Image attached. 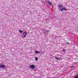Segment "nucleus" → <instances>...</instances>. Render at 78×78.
<instances>
[{
	"mask_svg": "<svg viewBox=\"0 0 78 78\" xmlns=\"http://www.w3.org/2000/svg\"><path fill=\"white\" fill-rule=\"evenodd\" d=\"M30 67L31 69H34L35 68V66L33 65H30Z\"/></svg>",
	"mask_w": 78,
	"mask_h": 78,
	"instance_id": "2",
	"label": "nucleus"
},
{
	"mask_svg": "<svg viewBox=\"0 0 78 78\" xmlns=\"http://www.w3.org/2000/svg\"><path fill=\"white\" fill-rule=\"evenodd\" d=\"M55 58L56 59H58L59 60H60V59H61V58H58L57 57H55Z\"/></svg>",
	"mask_w": 78,
	"mask_h": 78,
	"instance_id": "9",
	"label": "nucleus"
},
{
	"mask_svg": "<svg viewBox=\"0 0 78 78\" xmlns=\"http://www.w3.org/2000/svg\"><path fill=\"white\" fill-rule=\"evenodd\" d=\"M19 32L20 33H23V31L22 30H20L19 31Z\"/></svg>",
	"mask_w": 78,
	"mask_h": 78,
	"instance_id": "8",
	"label": "nucleus"
},
{
	"mask_svg": "<svg viewBox=\"0 0 78 78\" xmlns=\"http://www.w3.org/2000/svg\"><path fill=\"white\" fill-rule=\"evenodd\" d=\"M63 5H58V6L60 8H62V7Z\"/></svg>",
	"mask_w": 78,
	"mask_h": 78,
	"instance_id": "7",
	"label": "nucleus"
},
{
	"mask_svg": "<svg viewBox=\"0 0 78 78\" xmlns=\"http://www.w3.org/2000/svg\"><path fill=\"white\" fill-rule=\"evenodd\" d=\"M47 2H48V4H49V5H52V4H51V3L50 2L49 0H48Z\"/></svg>",
	"mask_w": 78,
	"mask_h": 78,
	"instance_id": "5",
	"label": "nucleus"
},
{
	"mask_svg": "<svg viewBox=\"0 0 78 78\" xmlns=\"http://www.w3.org/2000/svg\"><path fill=\"white\" fill-rule=\"evenodd\" d=\"M35 53L36 54H39V53H40V52H39L37 51H36Z\"/></svg>",
	"mask_w": 78,
	"mask_h": 78,
	"instance_id": "6",
	"label": "nucleus"
},
{
	"mask_svg": "<svg viewBox=\"0 0 78 78\" xmlns=\"http://www.w3.org/2000/svg\"><path fill=\"white\" fill-rule=\"evenodd\" d=\"M27 34V32H24L22 35V38H25Z\"/></svg>",
	"mask_w": 78,
	"mask_h": 78,
	"instance_id": "1",
	"label": "nucleus"
},
{
	"mask_svg": "<svg viewBox=\"0 0 78 78\" xmlns=\"http://www.w3.org/2000/svg\"><path fill=\"white\" fill-rule=\"evenodd\" d=\"M76 77L75 78H78V76H75Z\"/></svg>",
	"mask_w": 78,
	"mask_h": 78,
	"instance_id": "13",
	"label": "nucleus"
},
{
	"mask_svg": "<svg viewBox=\"0 0 78 78\" xmlns=\"http://www.w3.org/2000/svg\"><path fill=\"white\" fill-rule=\"evenodd\" d=\"M70 44V43H69V42H66V44Z\"/></svg>",
	"mask_w": 78,
	"mask_h": 78,
	"instance_id": "11",
	"label": "nucleus"
},
{
	"mask_svg": "<svg viewBox=\"0 0 78 78\" xmlns=\"http://www.w3.org/2000/svg\"><path fill=\"white\" fill-rule=\"evenodd\" d=\"M36 61H37V59H38V58L37 57H36L35 58Z\"/></svg>",
	"mask_w": 78,
	"mask_h": 78,
	"instance_id": "10",
	"label": "nucleus"
},
{
	"mask_svg": "<svg viewBox=\"0 0 78 78\" xmlns=\"http://www.w3.org/2000/svg\"><path fill=\"white\" fill-rule=\"evenodd\" d=\"M62 51L63 52H66V50L65 49H63Z\"/></svg>",
	"mask_w": 78,
	"mask_h": 78,
	"instance_id": "12",
	"label": "nucleus"
},
{
	"mask_svg": "<svg viewBox=\"0 0 78 78\" xmlns=\"http://www.w3.org/2000/svg\"><path fill=\"white\" fill-rule=\"evenodd\" d=\"M5 65H1L0 66V68L1 69H4V68H5Z\"/></svg>",
	"mask_w": 78,
	"mask_h": 78,
	"instance_id": "3",
	"label": "nucleus"
},
{
	"mask_svg": "<svg viewBox=\"0 0 78 78\" xmlns=\"http://www.w3.org/2000/svg\"><path fill=\"white\" fill-rule=\"evenodd\" d=\"M63 10H64V11H66L67 10V9H66V7H64L63 9H61V11L62 12L63 11Z\"/></svg>",
	"mask_w": 78,
	"mask_h": 78,
	"instance_id": "4",
	"label": "nucleus"
}]
</instances>
